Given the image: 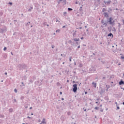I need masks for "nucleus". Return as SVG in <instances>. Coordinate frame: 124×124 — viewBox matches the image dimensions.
<instances>
[{
    "mask_svg": "<svg viewBox=\"0 0 124 124\" xmlns=\"http://www.w3.org/2000/svg\"><path fill=\"white\" fill-rule=\"evenodd\" d=\"M75 65H76V62H74Z\"/></svg>",
    "mask_w": 124,
    "mask_h": 124,
    "instance_id": "obj_57",
    "label": "nucleus"
},
{
    "mask_svg": "<svg viewBox=\"0 0 124 124\" xmlns=\"http://www.w3.org/2000/svg\"><path fill=\"white\" fill-rule=\"evenodd\" d=\"M14 102H13V103L17 102V100H16V99H14Z\"/></svg>",
    "mask_w": 124,
    "mask_h": 124,
    "instance_id": "obj_30",
    "label": "nucleus"
},
{
    "mask_svg": "<svg viewBox=\"0 0 124 124\" xmlns=\"http://www.w3.org/2000/svg\"><path fill=\"white\" fill-rule=\"evenodd\" d=\"M78 48H80V46H78Z\"/></svg>",
    "mask_w": 124,
    "mask_h": 124,
    "instance_id": "obj_60",
    "label": "nucleus"
},
{
    "mask_svg": "<svg viewBox=\"0 0 124 124\" xmlns=\"http://www.w3.org/2000/svg\"><path fill=\"white\" fill-rule=\"evenodd\" d=\"M73 40H74V41L76 42V44H77V45H79L80 43V42H79V43L78 42V41H79V40H80V39H79V38H75L73 39Z\"/></svg>",
    "mask_w": 124,
    "mask_h": 124,
    "instance_id": "obj_5",
    "label": "nucleus"
},
{
    "mask_svg": "<svg viewBox=\"0 0 124 124\" xmlns=\"http://www.w3.org/2000/svg\"><path fill=\"white\" fill-rule=\"evenodd\" d=\"M9 4H10L11 5H12V2H10L9 3Z\"/></svg>",
    "mask_w": 124,
    "mask_h": 124,
    "instance_id": "obj_40",
    "label": "nucleus"
},
{
    "mask_svg": "<svg viewBox=\"0 0 124 124\" xmlns=\"http://www.w3.org/2000/svg\"><path fill=\"white\" fill-rule=\"evenodd\" d=\"M32 9H33V7H32V6L31 7V8L29 9H28L29 12H31Z\"/></svg>",
    "mask_w": 124,
    "mask_h": 124,
    "instance_id": "obj_13",
    "label": "nucleus"
},
{
    "mask_svg": "<svg viewBox=\"0 0 124 124\" xmlns=\"http://www.w3.org/2000/svg\"><path fill=\"white\" fill-rule=\"evenodd\" d=\"M27 118H28V119H31V117L28 116V117H27Z\"/></svg>",
    "mask_w": 124,
    "mask_h": 124,
    "instance_id": "obj_51",
    "label": "nucleus"
},
{
    "mask_svg": "<svg viewBox=\"0 0 124 124\" xmlns=\"http://www.w3.org/2000/svg\"><path fill=\"white\" fill-rule=\"evenodd\" d=\"M123 25H124V20H123Z\"/></svg>",
    "mask_w": 124,
    "mask_h": 124,
    "instance_id": "obj_56",
    "label": "nucleus"
},
{
    "mask_svg": "<svg viewBox=\"0 0 124 124\" xmlns=\"http://www.w3.org/2000/svg\"><path fill=\"white\" fill-rule=\"evenodd\" d=\"M99 108L98 107H95V108H94V109H95V110H98Z\"/></svg>",
    "mask_w": 124,
    "mask_h": 124,
    "instance_id": "obj_23",
    "label": "nucleus"
},
{
    "mask_svg": "<svg viewBox=\"0 0 124 124\" xmlns=\"http://www.w3.org/2000/svg\"><path fill=\"white\" fill-rule=\"evenodd\" d=\"M30 109H32V107H30Z\"/></svg>",
    "mask_w": 124,
    "mask_h": 124,
    "instance_id": "obj_58",
    "label": "nucleus"
},
{
    "mask_svg": "<svg viewBox=\"0 0 124 124\" xmlns=\"http://www.w3.org/2000/svg\"><path fill=\"white\" fill-rule=\"evenodd\" d=\"M6 49H7V48L6 47H4L3 48V50L6 51Z\"/></svg>",
    "mask_w": 124,
    "mask_h": 124,
    "instance_id": "obj_34",
    "label": "nucleus"
},
{
    "mask_svg": "<svg viewBox=\"0 0 124 124\" xmlns=\"http://www.w3.org/2000/svg\"><path fill=\"white\" fill-rule=\"evenodd\" d=\"M0 118H1L2 119H3V118H4V115H0Z\"/></svg>",
    "mask_w": 124,
    "mask_h": 124,
    "instance_id": "obj_18",
    "label": "nucleus"
},
{
    "mask_svg": "<svg viewBox=\"0 0 124 124\" xmlns=\"http://www.w3.org/2000/svg\"><path fill=\"white\" fill-rule=\"evenodd\" d=\"M103 79H106V77H103Z\"/></svg>",
    "mask_w": 124,
    "mask_h": 124,
    "instance_id": "obj_50",
    "label": "nucleus"
},
{
    "mask_svg": "<svg viewBox=\"0 0 124 124\" xmlns=\"http://www.w3.org/2000/svg\"><path fill=\"white\" fill-rule=\"evenodd\" d=\"M61 32V30L58 29L56 31V32Z\"/></svg>",
    "mask_w": 124,
    "mask_h": 124,
    "instance_id": "obj_19",
    "label": "nucleus"
},
{
    "mask_svg": "<svg viewBox=\"0 0 124 124\" xmlns=\"http://www.w3.org/2000/svg\"><path fill=\"white\" fill-rule=\"evenodd\" d=\"M115 104L116 105V106H118V103L117 102H115Z\"/></svg>",
    "mask_w": 124,
    "mask_h": 124,
    "instance_id": "obj_44",
    "label": "nucleus"
},
{
    "mask_svg": "<svg viewBox=\"0 0 124 124\" xmlns=\"http://www.w3.org/2000/svg\"><path fill=\"white\" fill-rule=\"evenodd\" d=\"M88 93V92H85V94H87Z\"/></svg>",
    "mask_w": 124,
    "mask_h": 124,
    "instance_id": "obj_49",
    "label": "nucleus"
},
{
    "mask_svg": "<svg viewBox=\"0 0 124 124\" xmlns=\"http://www.w3.org/2000/svg\"><path fill=\"white\" fill-rule=\"evenodd\" d=\"M106 87L107 88L108 90H109V89L110 88V86L106 85Z\"/></svg>",
    "mask_w": 124,
    "mask_h": 124,
    "instance_id": "obj_24",
    "label": "nucleus"
},
{
    "mask_svg": "<svg viewBox=\"0 0 124 124\" xmlns=\"http://www.w3.org/2000/svg\"><path fill=\"white\" fill-rule=\"evenodd\" d=\"M111 11H112V9H111V8H109L108 9V12H111Z\"/></svg>",
    "mask_w": 124,
    "mask_h": 124,
    "instance_id": "obj_25",
    "label": "nucleus"
},
{
    "mask_svg": "<svg viewBox=\"0 0 124 124\" xmlns=\"http://www.w3.org/2000/svg\"><path fill=\"white\" fill-rule=\"evenodd\" d=\"M31 24V22H28L26 24V27H29V25Z\"/></svg>",
    "mask_w": 124,
    "mask_h": 124,
    "instance_id": "obj_17",
    "label": "nucleus"
},
{
    "mask_svg": "<svg viewBox=\"0 0 124 124\" xmlns=\"http://www.w3.org/2000/svg\"><path fill=\"white\" fill-rule=\"evenodd\" d=\"M108 36H112V37H113V34L112 33H110L108 34Z\"/></svg>",
    "mask_w": 124,
    "mask_h": 124,
    "instance_id": "obj_15",
    "label": "nucleus"
},
{
    "mask_svg": "<svg viewBox=\"0 0 124 124\" xmlns=\"http://www.w3.org/2000/svg\"><path fill=\"white\" fill-rule=\"evenodd\" d=\"M92 85H93V87H94V88H96V83L93 82L92 83Z\"/></svg>",
    "mask_w": 124,
    "mask_h": 124,
    "instance_id": "obj_11",
    "label": "nucleus"
},
{
    "mask_svg": "<svg viewBox=\"0 0 124 124\" xmlns=\"http://www.w3.org/2000/svg\"><path fill=\"white\" fill-rule=\"evenodd\" d=\"M123 105H124V102H123Z\"/></svg>",
    "mask_w": 124,
    "mask_h": 124,
    "instance_id": "obj_64",
    "label": "nucleus"
},
{
    "mask_svg": "<svg viewBox=\"0 0 124 124\" xmlns=\"http://www.w3.org/2000/svg\"><path fill=\"white\" fill-rule=\"evenodd\" d=\"M9 111L10 112V113H12V112H13V108H11L9 109Z\"/></svg>",
    "mask_w": 124,
    "mask_h": 124,
    "instance_id": "obj_14",
    "label": "nucleus"
},
{
    "mask_svg": "<svg viewBox=\"0 0 124 124\" xmlns=\"http://www.w3.org/2000/svg\"><path fill=\"white\" fill-rule=\"evenodd\" d=\"M80 39H81L82 40H83V39H84V37H82L80 38Z\"/></svg>",
    "mask_w": 124,
    "mask_h": 124,
    "instance_id": "obj_43",
    "label": "nucleus"
},
{
    "mask_svg": "<svg viewBox=\"0 0 124 124\" xmlns=\"http://www.w3.org/2000/svg\"><path fill=\"white\" fill-rule=\"evenodd\" d=\"M0 30L1 31L2 33H3L7 31V28H6L5 26H4L2 28L0 29Z\"/></svg>",
    "mask_w": 124,
    "mask_h": 124,
    "instance_id": "obj_2",
    "label": "nucleus"
},
{
    "mask_svg": "<svg viewBox=\"0 0 124 124\" xmlns=\"http://www.w3.org/2000/svg\"><path fill=\"white\" fill-rule=\"evenodd\" d=\"M119 109H120V107L117 106L116 110H119Z\"/></svg>",
    "mask_w": 124,
    "mask_h": 124,
    "instance_id": "obj_37",
    "label": "nucleus"
},
{
    "mask_svg": "<svg viewBox=\"0 0 124 124\" xmlns=\"http://www.w3.org/2000/svg\"><path fill=\"white\" fill-rule=\"evenodd\" d=\"M14 92H15V93H17V89H15L14 90Z\"/></svg>",
    "mask_w": 124,
    "mask_h": 124,
    "instance_id": "obj_39",
    "label": "nucleus"
},
{
    "mask_svg": "<svg viewBox=\"0 0 124 124\" xmlns=\"http://www.w3.org/2000/svg\"><path fill=\"white\" fill-rule=\"evenodd\" d=\"M73 91L74 93H76V92H77V85L76 84L73 85Z\"/></svg>",
    "mask_w": 124,
    "mask_h": 124,
    "instance_id": "obj_4",
    "label": "nucleus"
},
{
    "mask_svg": "<svg viewBox=\"0 0 124 124\" xmlns=\"http://www.w3.org/2000/svg\"><path fill=\"white\" fill-rule=\"evenodd\" d=\"M80 30H82V27L79 28Z\"/></svg>",
    "mask_w": 124,
    "mask_h": 124,
    "instance_id": "obj_62",
    "label": "nucleus"
},
{
    "mask_svg": "<svg viewBox=\"0 0 124 124\" xmlns=\"http://www.w3.org/2000/svg\"><path fill=\"white\" fill-rule=\"evenodd\" d=\"M119 85H124V81H123V80H121L119 83Z\"/></svg>",
    "mask_w": 124,
    "mask_h": 124,
    "instance_id": "obj_10",
    "label": "nucleus"
},
{
    "mask_svg": "<svg viewBox=\"0 0 124 124\" xmlns=\"http://www.w3.org/2000/svg\"><path fill=\"white\" fill-rule=\"evenodd\" d=\"M73 36L74 37H75V36H76V33L74 32V33H73Z\"/></svg>",
    "mask_w": 124,
    "mask_h": 124,
    "instance_id": "obj_20",
    "label": "nucleus"
},
{
    "mask_svg": "<svg viewBox=\"0 0 124 124\" xmlns=\"http://www.w3.org/2000/svg\"><path fill=\"white\" fill-rule=\"evenodd\" d=\"M60 94H62V92H60Z\"/></svg>",
    "mask_w": 124,
    "mask_h": 124,
    "instance_id": "obj_48",
    "label": "nucleus"
},
{
    "mask_svg": "<svg viewBox=\"0 0 124 124\" xmlns=\"http://www.w3.org/2000/svg\"><path fill=\"white\" fill-rule=\"evenodd\" d=\"M79 66H80V67H82V64H79Z\"/></svg>",
    "mask_w": 124,
    "mask_h": 124,
    "instance_id": "obj_42",
    "label": "nucleus"
},
{
    "mask_svg": "<svg viewBox=\"0 0 124 124\" xmlns=\"http://www.w3.org/2000/svg\"><path fill=\"white\" fill-rule=\"evenodd\" d=\"M101 23L102 24H103V26H105L106 27V26H107V22H104V21L102 20L101 21Z\"/></svg>",
    "mask_w": 124,
    "mask_h": 124,
    "instance_id": "obj_9",
    "label": "nucleus"
},
{
    "mask_svg": "<svg viewBox=\"0 0 124 124\" xmlns=\"http://www.w3.org/2000/svg\"><path fill=\"white\" fill-rule=\"evenodd\" d=\"M105 92V91H103V90H101V93H104Z\"/></svg>",
    "mask_w": 124,
    "mask_h": 124,
    "instance_id": "obj_45",
    "label": "nucleus"
},
{
    "mask_svg": "<svg viewBox=\"0 0 124 124\" xmlns=\"http://www.w3.org/2000/svg\"><path fill=\"white\" fill-rule=\"evenodd\" d=\"M21 84H22V85H23V86H25V84H24V82H21Z\"/></svg>",
    "mask_w": 124,
    "mask_h": 124,
    "instance_id": "obj_41",
    "label": "nucleus"
},
{
    "mask_svg": "<svg viewBox=\"0 0 124 124\" xmlns=\"http://www.w3.org/2000/svg\"><path fill=\"white\" fill-rule=\"evenodd\" d=\"M89 110H90V109H87V108H85V109H84V111H85V112H88V111H89Z\"/></svg>",
    "mask_w": 124,
    "mask_h": 124,
    "instance_id": "obj_26",
    "label": "nucleus"
},
{
    "mask_svg": "<svg viewBox=\"0 0 124 124\" xmlns=\"http://www.w3.org/2000/svg\"><path fill=\"white\" fill-rule=\"evenodd\" d=\"M47 27H49V24H46Z\"/></svg>",
    "mask_w": 124,
    "mask_h": 124,
    "instance_id": "obj_61",
    "label": "nucleus"
},
{
    "mask_svg": "<svg viewBox=\"0 0 124 124\" xmlns=\"http://www.w3.org/2000/svg\"><path fill=\"white\" fill-rule=\"evenodd\" d=\"M107 92H108V88H107V89H106Z\"/></svg>",
    "mask_w": 124,
    "mask_h": 124,
    "instance_id": "obj_63",
    "label": "nucleus"
},
{
    "mask_svg": "<svg viewBox=\"0 0 124 124\" xmlns=\"http://www.w3.org/2000/svg\"><path fill=\"white\" fill-rule=\"evenodd\" d=\"M51 47L52 48V49H54V48H55V46H54V45H52L51 46Z\"/></svg>",
    "mask_w": 124,
    "mask_h": 124,
    "instance_id": "obj_33",
    "label": "nucleus"
},
{
    "mask_svg": "<svg viewBox=\"0 0 124 124\" xmlns=\"http://www.w3.org/2000/svg\"><path fill=\"white\" fill-rule=\"evenodd\" d=\"M65 28V26H63V27H62V29H64Z\"/></svg>",
    "mask_w": 124,
    "mask_h": 124,
    "instance_id": "obj_53",
    "label": "nucleus"
},
{
    "mask_svg": "<svg viewBox=\"0 0 124 124\" xmlns=\"http://www.w3.org/2000/svg\"><path fill=\"white\" fill-rule=\"evenodd\" d=\"M56 22H58V23H60V21H59V20L58 19L56 20Z\"/></svg>",
    "mask_w": 124,
    "mask_h": 124,
    "instance_id": "obj_46",
    "label": "nucleus"
},
{
    "mask_svg": "<svg viewBox=\"0 0 124 124\" xmlns=\"http://www.w3.org/2000/svg\"><path fill=\"white\" fill-rule=\"evenodd\" d=\"M5 75H7V72H6L5 73Z\"/></svg>",
    "mask_w": 124,
    "mask_h": 124,
    "instance_id": "obj_52",
    "label": "nucleus"
},
{
    "mask_svg": "<svg viewBox=\"0 0 124 124\" xmlns=\"http://www.w3.org/2000/svg\"><path fill=\"white\" fill-rule=\"evenodd\" d=\"M61 100H64V98H62L61 99Z\"/></svg>",
    "mask_w": 124,
    "mask_h": 124,
    "instance_id": "obj_55",
    "label": "nucleus"
},
{
    "mask_svg": "<svg viewBox=\"0 0 124 124\" xmlns=\"http://www.w3.org/2000/svg\"><path fill=\"white\" fill-rule=\"evenodd\" d=\"M2 15H3V12H0V16H2Z\"/></svg>",
    "mask_w": 124,
    "mask_h": 124,
    "instance_id": "obj_21",
    "label": "nucleus"
},
{
    "mask_svg": "<svg viewBox=\"0 0 124 124\" xmlns=\"http://www.w3.org/2000/svg\"><path fill=\"white\" fill-rule=\"evenodd\" d=\"M89 71H91V73L94 72V71H95V69L93 68V67H91V68L89 69Z\"/></svg>",
    "mask_w": 124,
    "mask_h": 124,
    "instance_id": "obj_6",
    "label": "nucleus"
},
{
    "mask_svg": "<svg viewBox=\"0 0 124 124\" xmlns=\"http://www.w3.org/2000/svg\"><path fill=\"white\" fill-rule=\"evenodd\" d=\"M61 120H64V117L63 116H61Z\"/></svg>",
    "mask_w": 124,
    "mask_h": 124,
    "instance_id": "obj_28",
    "label": "nucleus"
},
{
    "mask_svg": "<svg viewBox=\"0 0 124 124\" xmlns=\"http://www.w3.org/2000/svg\"><path fill=\"white\" fill-rule=\"evenodd\" d=\"M57 86H60V82H57Z\"/></svg>",
    "mask_w": 124,
    "mask_h": 124,
    "instance_id": "obj_38",
    "label": "nucleus"
},
{
    "mask_svg": "<svg viewBox=\"0 0 124 124\" xmlns=\"http://www.w3.org/2000/svg\"><path fill=\"white\" fill-rule=\"evenodd\" d=\"M43 25H44V26H46V25H47V22H44V23H43Z\"/></svg>",
    "mask_w": 124,
    "mask_h": 124,
    "instance_id": "obj_31",
    "label": "nucleus"
},
{
    "mask_svg": "<svg viewBox=\"0 0 124 124\" xmlns=\"http://www.w3.org/2000/svg\"><path fill=\"white\" fill-rule=\"evenodd\" d=\"M72 59V57H70V58H69V61L70 62H71Z\"/></svg>",
    "mask_w": 124,
    "mask_h": 124,
    "instance_id": "obj_35",
    "label": "nucleus"
},
{
    "mask_svg": "<svg viewBox=\"0 0 124 124\" xmlns=\"http://www.w3.org/2000/svg\"><path fill=\"white\" fill-rule=\"evenodd\" d=\"M104 3L105 4H110V3H111V0H108V1H104Z\"/></svg>",
    "mask_w": 124,
    "mask_h": 124,
    "instance_id": "obj_7",
    "label": "nucleus"
},
{
    "mask_svg": "<svg viewBox=\"0 0 124 124\" xmlns=\"http://www.w3.org/2000/svg\"><path fill=\"white\" fill-rule=\"evenodd\" d=\"M66 14H67L66 12H65L63 13L64 16H66Z\"/></svg>",
    "mask_w": 124,
    "mask_h": 124,
    "instance_id": "obj_27",
    "label": "nucleus"
},
{
    "mask_svg": "<svg viewBox=\"0 0 124 124\" xmlns=\"http://www.w3.org/2000/svg\"><path fill=\"white\" fill-rule=\"evenodd\" d=\"M105 11H106V9H105V8H103V9H102V12H105Z\"/></svg>",
    "mask_w": 124,
    "mask_h": 124,
    "instance_id": "obj_22",
    "label": "nucleus"
},
{
    "mask_svg": "<svg viewBox=\"0 0 124 124\" xmlns=\"http://www.w3.org/2000/svg\"><path fill=\"white\" fill-rule=\"evenodd\" d=\"M101 62L103 63V64H104L106 63V62L104 61H101Z\"/></svg>",
    "mask_w": 124,
    "mask_h": 124,
    "instance_id": "obj_36",
    "label": "nucleus"
},
{
    "mask_svg": "<svg viewBox=\"0 0 124 124\" xmlns=\"http://www.w3.org/2000/svg\"><path fill=\"white\" fill-rule=\"evenodd\" d=\"M100 112H103V109H101Z\"/></svg>",
    "mask_w": 124,
    "mask_h": 124,
    "instance_id": "obj_54",
    "label": "nucleus"
},
{
    "mask_svg": "<svg viewBox=\"0 0 124 124\" xmlns=\"http://www.w3.org/2000/svg\"><path fill=\"white\" fill-rule=\"evenodd\" d=\"M104 15L105 17H106V18H108V17H109V14L108 13H104Z\"/></svg>",
    "mask_w": 124,
    "mask_h": 124,
    "instance_id": "obj_8",
    "label": "nucleus"
},
{
    "mask_svg": "<svg viewBox=\"0 0 124 124\" xmlns=\"http://www.w3.org/2000/svg\"><path fill=\"white\" fill-rule=\"evenodd\" d=\"M68 43H69L70 44H71V45H72V46L74 44V43H73L72 42V41H71V40H69V41H68Z\"/></svg>",
    "mask_w": 124,
    "mask_h": 124,
    "instance_id": "obj_12",
    "label": "nucleus"
},
{
    "mask_svg": "<svg viewBox=\"0 0 124 124\" xmlns=\"http://www.w3.org/2000/svg\"><path fill=\"white\" fill-rule=\"evenodd\" d=\"M121 59H122V60H124V56H122L121 57Z\"/></svg>",
    "mask_w": 124,
    "mask_h": 124,
    "instance_id": "obj_32",
    "label": "nucleus"
},
{
    "mask_svg": "<svg viewBox=\"0 0 124 124\" xmlns=\"http://www.w3.org/2000/svg\"><path fill=\"white\" fill-rule=\"evenodd\" d=\"M71 113H70V112H67V115L68 116H70V114H71Z\"/></svg>",
    "mask_w": 124,
    "mask_h": 124,
    "instance_id": "obj_29",
    "label": "nucleus"
},
{
    "mask_svg": "<svg viewBox=\"0 0 124 124\" xmlns=\"http://www.w3.org/2000/svg\"><path fill=\"white\" fill-rule=\"evenodd\" d=\"M74 32H75V33H76V32H77V31H74Z\"/></svg>",
    "mask_w": 124,
    "mask_h": 124,
    "instance_id": "obj_59",
    "label": "nucleus"
},
{
    "mask_svg": "<svg viewBox=\"0 0 124 124\" xmlns=\"http://www.w3.org/2000/svg\"><path fill=\"white\" fill-rule=\"evenodd\" d=\"M100 0H97V1L98 2H100Z\"/></svg>",
    "mask_w": 124,
    "mask_h": 124,
    "instance_id": "obj_47",
    "label": "nucleus"
},
{
    "mask_svg": "<svg viewBox=\"0 0 124 124\" xmlns=\"http://www.w3.org/2000/svg\"><path fill=\"white\" fill-rule=\"evenodd\" d=\"M113 20V17H110L109 18V20L108 21V23H109V25H114V21H112V20Z\"/></svg>",
    "mask_w": 124,
    "mask_h": 124,
    "instance_id": "obj_3",
    "label": "nucleus"
},
{
    "mask_svg": "<svg viewBox=\"0 0 124 124\" xmlns=\"http://www.w3.org/2000/svg\"><path fill=\"white\" fill-rule=\"evenodd\" d=\"M18 67L20 68V69H25V68L27 67V65L25 64H19L18 65Z\"/></svg>",
    "mask_w": 124,
    "mask_h": 124,
    "instance_id": "obj_1",
    "label": "nucleus"
},
{
    "mask_svg": "<svg viewBox=\"0 0 124 124\" xmlns=\"http://www.w3.org/2000/svg\"><path fill=\"white\" fill-rule=\"evenodd\" d=\"M72 10H73V9L72 8H68V11H72Z\"/></svg>",
    "mask_w": 124,
    "mask_h": 124,
    "instance_id": "obj_16",
    "label": "nucleus"
}]
</instances>
